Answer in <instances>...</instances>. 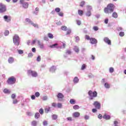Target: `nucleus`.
<instances>
[{
	"mask_svg": "<svg viewBox=\"0 0 126 126\" xmlns=\"http://www.w3.org/2000/svg\"><path fill=\"white\" fill-rule=\"evenodd\" d=\"M78 81H79V79H78V77H75L73 79L74 83H78Z\"/></svg>",
	"mask_w": 126,
	"mask_h": 126,
	"instance_id": "19",
	"label": "nucleus"
},
{
	"mask_svg": "<svg viewBox=\"0 0 126 126\" xmlns=\"http://www.w3.org/2000/svg\"><path fill=\"white\" fill-rule=\"evenodd\" d=\"M28 75L32 74V77H37V76H38V73L37 72L32 70H28Z\"/></svg>",
	"mask_w": 126,
	"mask_h": 126,
	"instance_id": "6",
	"label": "nucleus"
},
{
	"mask_svg": "<svg viewBox=\"0 0 126 126\" xmlns=\"http://www.w3.org/2000/svg\"><path fill=\"white\" fill-rule=\"evenodd\" d=\"M88 95L90 96V100H93L94 98L97 97V95H98V94L96 91H94L93 92H92V91H89L88 92Z\"/></svg>",
	"mask_w": 126,
	"mask_h": 126,
	"instance_id": "3",
	"label": "nucleus"
},
{
	"mask_svg": "<svg viewBox=\"0 0 126 126\" xmlns=\"http://www.w3.org/2000/svg\"><path fill=\"white\" fill-rule=\"evenodd\" d=\"M32 126H37V122L36 121H33L32 122Z\"/></svg>",
	"mask_w": 126,
	"mask_h": 126,
	"instance_id": "23",
	"label": "nucleus"
},
{
	"mask_svg": "<svg viewBox=\"0 0 126 126\" xmlns=\"http://www.w3.org/2000/svg\"><path fill=\"white\" fill-rule=\"evenodd\" d=\"M9 34V31H5L4 32V35L5 36H7Z\"/></svg>",
	"mask_w": 126,
	"mask_h": 126,
	"instance_id": "42",
	"label": "nucleus"
},
{
	"mask_svg": "<svg viewBox=\"0 0 126 126\" xmlns=\"http://www.w3.org/2000/svg\"><path fill=\"white\" fill-rule=\"evenodd\" d=\"M109 71H110V72H111V73L114 72V68L110 67L109 69Z\"/></svg>",
	"mask_w": 126,
	"mask_h": 126,
	"instance_id": "48",
	"label": "nucleus"
},
{
	"mask_svg": "<svg viewBox=\"0 0 126 126\" xmlns=\"http://www.w3.org/2000/svg\"><path fill=\"white\" fill-rule=\"evenodd\" d=\"M39 113L40 115H43V114H44V109H43V108H40L39 110Z\"/></svg>",
	"mask_w": 126,
	"mask_h": 126,
	"instance_id": "29",
	"label": "nucleus"
},
{
	"mask_svg": "<svg viewBox=\"0 0 126 126\" xmlns=\"http://www.w3.org/2000/svg\"><path fill=\"white\" fill-rule=\"evenodd\" d=\"M37 62H41V56H38L37 58Z\"/></svg>",
	"mask_w": 126,
	"mask_h": 126,
	"instance_id": "50",
	"label": "nucleus"
},
{
	"mask_svg": "<svg viewBox=\"0 0 126 126\" xmlns=\"http://www.w3.org/2000/svg\"><path fill=\"white\" fill-rule=\"evenodd\" d=\"M29 58H32L33 57V54L32 53H29L28 55Z\"/></svg>",
	"mask_w": 126,
	"mask_h": 126,
	"instance_id": "63",
	"label": "nucleus"
},
{
	"mask_svg": "<svg viewBox=\"0 0 126 126\" xmlns=\"http://www.w3.org/2000/svg\"><path fill=\"white\" fill-rule=\"evenodd\" d=\"M114 8L115 5L113 4L110 3L107 5V7L104 8V11L106 14L112 13L114 11Z\"/></svg>",
	"mask_w": 126,
	"mask_h": 126,
	"instance_id": "1",
	"label": "nucleus"
},
{
	"mask_svg": "<svg viewBox=\"0 0 126 126\" xmlns=\"http://www.w3.org/2000/svg\"><path fill=\"white\" fill-rule=\"evenodd\" d=\"M24 1H25V0H20V3H21V4H22L23 7H24V8H28L29 4Z\"/></svg>",
	"mask_w": 126,
	"mask_h": 126,
	"instance_id": "8",
	"label": "nucleus"
},
{
	"mask_svg": "<svg viewBox=\"0 0 126 126\" xmlns=\"http://www.w3.org/2000/svg\"><path fill=\"white\" fill-rule=\"evenodd\" d=\"M87 16H91V11H89L86 13Z\"/></svg>",
	"mask_w": 126,
	"mask_h": 126,
	"instance_id": "35",
	"label": "nucleus"
},
{
	"mask_svg": "<svg viewBox=\"0 0 126 126\" xmlns=\"http://www.w3.org/2000/svg\"><path fill=\"white\" fill-rule=\"evenodd\" d=\"M93 113H96L97 112V109L96 108H93L92 109Z\"/></svg>",
	"mask_w": 126,
	"mask_h": 126,
	"instance_id": "60",
	"label": "nucleus"
},
{
	"mask_svg": "<svg viewBox=\"0 0 126 126\" xmlns=\"http://www.w3.org/2000/svg\"><path fill=\"white\" fill-rule=\"evenodd\" d=\"M93 105L97 110H100L101 109V103L98 101H94Z\"/></svg>",
	"mask_w": 126,
	"mask_h": 126,
	"instance_id": "7",
	"label": "nucleus"
},
{
	"mask_svg": "<svg viewBox=\"0 0 126 126\" xmlns=\"http://www.w3.org/2000/svg\"><path fill=\"white\" fill-rule=\"evenodd\" d=\"M3 93H10V92H9V90H8V89H5L3 90Z\"/></svg>",
	"mask_w": 126,
	"mask_h": 126,
	"instance_id": "38",
	"label": "nucleus"
},
{
	"mask_svg": "<svg viewBox=\"0 0 126 126\" xmlns=\"http://www.w3.org/2000/svg\"><path fill=\"white\" fill-rule=\"evenodd\" d=\"M8 62L9 63H12L14 62V59H13V57H9Z\"/></svg>",
	"mask_w": 126,
	"mask_h": 126,
	"instance_id": "15",
	"label": "nucleus"
},
{
	"mask_svg": "<svg viewBox=\"0 0 126 126\" xmlns=\"http://www.w3.org/2000/svg\"><path fill=\"white\" fill-rule=\"evenodd\" d=\"M58 119V115L54 114L52 115L53 120H57Z\"/></svg>",
	"mask_w": 126,
	"mask_h": 126,
	"instance_id": "28",
	"label": "nucleus"
},
{
	"mask_svg": "<svg viewBox=\"0 0 126 126\" xmlns=\"http://www.w3.org/2000/svg\"><path fill=\"white\" fill-rule=\"evenodd\" d=\"M112 17H113V18H118V13L116 12H113L112 13Z\"/></svg>",
	"mask_w": 126,
	"mask_h": 126,
	"instance_id": "18",
	"label": "nucleus"
},
{
	"mask_svg": "<svg viewBox=\"0 0 126 126\" xmlns=\"http://www.w3.org/2000/svg\"><path fill=\"white\" fill-rule=\"evenodd\" d=\"M13 41L14 45L19 46V44L20 43V38H19V36L17 34H15L13 37Z\"/></svg>",
	"mask_w": 126,
	"mask_h": 126,
	"instance_id": "2",
	"label": "nucleus"
},
{
	"mask_svg": "<svg viewBox=\"0 0 126 126\" xmlns=\"http://www.w3.org/2000/svg\"><path fill=\"white\" fill-rule=\"evenodd\" d=\"M102 118H103V117L102 116V115L99 114L98 116V118L101 120L102 119Z\"/></svg>",
	"mask_w": 126,
	"mask_h": 126,
	"instance_id": "61",
	"label": "nucleus"
},
{
	"mask_svg": "<svg viewBox=\"0 0 126 126\" xmlns=\"http://www.w3.org/2000/svg\"><path fill=\"white\" fill-rule=\"evenodd\" d=\"M79 116H80V113L78 112H74L73 114V117L74 118H78V117H79Z\"/></svg>",
	"mask_w": 126,
	"mask_h": 126,
	"instance_id": "13",
	"label": "nucleus"
},
{
	"mask_svg": "<svg viewBox=\"0 0 126 126\" xmlns=\"http://www.w3.org/2000/svg\"><path fill=\"white\" fill-rule=\"evenodd\" d=\"M31 98L32 100H35V99H36V97L35 96V95H32L31 96Z\"/></svg>",
	"mask_w": 126,
	"mask_h": 126,
	"instance_id": "59",
	"label": "nucleus"
},
{
	"mask_svg": "<svg viewBox=\"0 0 126 126\" xmlns=\"http://www.w3.org/2000/svg\"><path fill=\"white\" fill-rule=\"evenodd\" d=\"M104 41L107 44H108V45H112V42H111V40H110L108 37H105L104 38Z\"/></svg>",
	"mask_w": 126,
	"mask_h": 126,
	"instance_id": "11",
	"label": "nucleus"
},
{
	"mask_svg": "<svg viewBox=\"0 0 126 126\" xmlns=\"http://www.w3.org/2000/svg\"><path fill=\"white\" fill-rule=\"evenodd\" d=\"M32 52H33V53H36V48H33L32 49Z\"/></svg>",
	"mask_w": 126,
	"mask_h": 126,
	"instance_id": "64",
	"label": "nucleus"
},
{
	"mask_svg": "<svg viewBox=\"0 0 126 126\" xmlns=\"http://www.w3.org/2000/svg\"><path fill=\"white\" fill-rule=\"evenodd\" d=\"M3 19L6 22H10L11 21V17L7 15L4 16Z\"/></svg>",
	"mask_w": 126,
	"mask_h": 126,
	"instance_id": "10",
	"label": "nucleus"
},
{
	"mask_svg": "<svg viewBox=\"0 0 126 126\" xmlns=\"http://www.w3.org/2000/svg\"><path fill=\"white\" fill-rule=\"evenodd\" d=\"M57 107H58V108H62V107H63V105H62V103H58L57 104Z\"/></svg>",
	"mask_w": 126,
	"mask_h": 126,
	"instance_id": "49",
	"label": "nucleus"
},
{
	"mask_svg": "<svg viewBox=\"0 0 126 126\" xmlns=\"http://www.w3.org/2000/svg\"><path fill=\"white\" fill-rule=\"evenodd\" d=\"M76 22H77V24L78 25H81V22L79 20H77L76 21Z\"/></svg>",
	"mask_w": 126,
	"mask_h": 126,
	"instance_id": "57",
	"label": "nucleus"
},
{
	"mask_svg": "<svg viewBox=\"0 0 126 126\" xmlns=\"http://www.w3.org/2000/svg\"><path fill=\"white\" fill-rule=\"evenodd\" d=\"M7 82L8 84H9L10 85L12 84H14L15 82H16V78L14 77V76H12L11 77H9L8 80H7Z\"/></svg>",
	"mask_w": 126,
	"mask_h": 126,
	"instance_id": "4",
	"label": "nucleus"
},
{
	"mask_svg": "<svg viewBox=\"0 0 126 126\" xmlns=\"http://www.w3.org/2000/svg\"><path fill=\"white\" fill-rule=\"evenodd\" d=\"M50 71H55V67L54 66H52L50 68Z\"/></svg>",
	"mask_w": 126,
	"mask_h": 126,
	"instance_id": "46",
	"label": "nucleus"
},
{
	"mask_svg": "<svg viewBox=\"0 0 126 126\" xmlns=\"http://www.w3.org/2000/svg\"><path fill=\"white\" fill-rule=\"evenodd\" d=\"M37 43L41 49H43V48H44V44L41 43V41H40V40H38Z\"/></svg>",
	"mask_w": 126,
	"mask_h": 126,
	"instance_id": "16",
	"label": "nucleus"
},
{
	"mask_svg": "<svg viewBox=\"0 0 126 126\" xmlns=\"http://www.w3.org/2000/svg\"><path fill=\"white\" fill-rule=\"evenodd\" d=\"M66 54L67 55H70L71 54V52L70 50H66Z\"/></svg>",
	"mask_w": 126,
	"mask_h": 126,
	"instance_id": "53",
	"label": "nucleus"
},
{
	"mask_svg": "<svg viewBox=\"0 0 126 126\" xmlns=\"http://www.w3.org/2000/svg\"><path fill=\"white\" fill-rule=\"evenodd\" d=\"M73 108L74 110H78V109H79V106L77 105H75L73 106Z\"/></svg>",
	"mask_w": 126,
	"mask_h": 126,
	"instance_id": "27",
	"label": "nucleus"
},
{
	"mask_svg": "<svg viewBox=\"0 0 126 126\" xmlns=\"http://www.w3.org/2000/svg\"><path fill=\"white\" fill-rule=\"evenodd\" d=\"M58 15H59V16H63V13L62 12H59Z\"/></svg>",
	"mask_w": 126,
	"mask_h": 126,
	"instance_id": "52",
	"label": "nucleus"
},
{
	"mask_svg": "<svg viewBox=\"0 0 126 126\" xmlns=\"http://www.w3.org/2000/svg\"><path fill=\"white\" fill-rule=\"evenodd\" d=\"M42 100L43 101H47V100H48V97L47 96H43L42 98Z\"/></svg>",
	"mask_w": 126,
	"mask_h": 126,
	"instance_id": "44",
	"label": "nucleus"
},
{
	"mask_svg": "<svg viewBox=\"0 0 126 126\" xmlns=\"http://www.w3.org/2000/svg\"><path fill=\"white\" fill-rule=\"evenodd\" d=\"M104 86L105 88H110V85L108 84V83H106L104 84Z\"/></svg>",
	"mask_w": 126,
	"mask_h": 126,
	"instance_id": "37",
	"label": "nucleus"
},
{
	"mask_svg": "<svg viewBox=\"0 0 126 126\" xmlns=\"http://www.w3.org/2000/svg\"><path fill=\"white\" fill-rule=\"evenodd\" d=\"M6 11V6L2 3H0V13H3Z\"/></svg>",
	"mask_w": 126,
	"mask_h": 126,
	"instance_id": "5",
	"label": "nucleus"
},
{
	"mask_svg": "<svg viewBox=\"0 0 126 126\" xmlns=\"http://www.w3.org/2000/svg\"><path fill=\"white\" fill-rule=\"evenodd\" d=\"M86 68V65H85V64H83L81 67V69L83 70V69H85V68Z\"/></svg>",
	"mask_w": 126,
	"mask_h": 126,
	"instance_id": "45",
	"label": "nucleus"
},
{
	"mask_svg": "<svg viewBox=\"0 0 126 126\" xmlns=\"http://www.w3.org/2000/svg\"><path fill=\"white\" fill-rule=\"evenodd\" d=\"M39 117H40V114H39V113H36L35 114L34 118L35 119H39Z\"/></svg>",
	"mask_w": 126,
	"mask_h": 126,
	"instance_id": "24",
	"label": "nucleus"
},
{
	"mask_svg": "<svg viewBox=\"0 0 126 126\" xmlns=\"http://www.w3.org/2000/svg\"><path fill=\"white\" fill-rule=\"evenodd\" d=\"M19 54H20L21 55H22V54H23V51L21 50H19L18 51Z\"/></svg>",
	"mask_w": 126,
	"mask_h": 126,
	"instance_id": "55",
	"label": "nucleus"
},
{
	"mask_svg": "<svg viewBox=\"0 0 126 126\" xmlns=\"http://www.w3.org/2000/svg\"><path fill=\"white\" fill-rule=\"evenodd\" d=\"M15 97H16V95H15V94H12L11 95V98L12 99H15Z\"/></svg>",
	"mask_w": 126,
	"mask_h": 126,
	"instance_id": "56",
	"label": "nucleus"
},
{
	"mask_svg": "<svg viewBox=\"0 0 126 126\" xmlns=\"http://www.w3.org/2000/svg\"><path fill=\"white\" fill-rule=\"evenodd\" d=\"M55 11L57 12V13L60 12V11H61V8H59V7H57L55 8Z\"/></svg>",
	"mask_w": 126,
	"mask_h": 126,
	"instance_id": "41",
	"label": "nucleus"
},
{
	"mask_svg": "<svg viewBox=\"0 0 126 126\" xmlns=\"http://www.w3.org/2000/svg\"><path fill=\"white\" fill-rule=\"evenodd\" d=\"M34 95L35 96V97H39L40 96V93L36 92L35 93Z\"/></svg>",
	"mask_w": 126,
	"mask_h": 126,
	"instance_id": "34",
	"label": "nucleus"
},
{
	"mask_svg": "<svg viewBox=\"0 0 126 126\" xmlns=\"http://www.w3.org/2000/svg\"><path fill=\"white\" fill-rule=\"evenodd\" d=\"M26 22H29V23H31V24L32 22V21H31L30 19H29V18H26Z\"/></svg>",
	"mask_w": 126,
	"mask_h": 126,
	"instance_id": "43",
	"label": "nucleus"
},
{
	"mask_svg": "<svg viewBox=\"0 0 126 126\" xmlns=\"http://www.w3.org/2000/svg\"><path fill=\"white\" fill-rule=\"evenodd\" d=\"M48 36L50 39H53V38H54V35L51 33H49Z\"/></svg>",
	"mask_w": 126,
	"mask_h": 126,
	"instance_id": "26",
	"label": "nucleus"
},
{
	"mask_svg": "<svg viewBox=\"0 0 126 126\" xmlns=\"http://www.w3.org/2000/svg\"><path fill=\"white\" fill-rule=\"evenodd\" d=\"M93 30L94 31H98V30H99V28L97 26H94L93 27Z\"/></svg>",
	"mask_w": 126,
	"mask_h": 126,
	"instance_id": "31",
	"label": "nucleus"
},
{
	"mask_svg": "<svg viewBox=\"0 0 126 126\" xmlns=\"http://www.w3.org/2000/svg\"><path fill=\"white\" fill-rule=\"evenodd\" d=\"M50 108L48 107V108H45V113H49V112H50Z\"/></svg>",
	"mask_w": 126,
	"mask_h": 126,
	"instance_id": "40",
	"label": "nucleus"
},
{
	"mask_svg": "<svg viewBox=\"0 0 126 126\" xmlns=\"http://www.w3.org/2000/svg\"><path fill=\"white\" fill-rule=\"evenodd\" d=\"M102 118H103V119L105 120H110V119H111V116H110V115H107V114L105 113L103 116Z\"/></svg>",
	"mask_w": 126,
	"mask_h": 126,
	"instance_id": "12",
	"label": "nucleus"
},
{
	"mask_svg": "<svg viewBox=\"0 0 126 126\" xmlns=\"http://www.w3.org/2000/svg\"><path fill=\"white\" fill-rule=\"evenodd\" d=\"M119 36H120V37H124V36H125V32H121L119 33Z\"/></svg>",
	"mask_w": 126,
	"mask_h": 126,
	"instance_id": "33",
	"label": "nucleus"
},
{
	"mask_svg": "<svg viewBox=\"0 0 126 126\" xmlns=\"http://www.w3.org/2000/svg\"><path fill=\"white\" fill-rule=\"evenodd\" d=\"M70 103L72 104V105H74V104H75L76 101L75 100L73 99H71L70 100Z\"/></svg>",
	"mask_w": 126,
	"mask_h": 126,
	"instance_id": "21",
	"label": "nucleus"
},
{
	"mask_svg": "<svg viewBox=\"0 0 126 126\" xmlns=\"http://www.w3.org/2000/svg\"><path fill=\"white\" fill-rule=\"evenodd\" d=\"M18 103V100L17 99L13 100V104H17Z\"/></svg>",
	"mask_w": 126,
	"mask_h": 126,
	"instance_id": "47",
	"label": "nucleus"
},
{
	"mask_svg": "<svg viewBox=\"0 0 126 126\" xmlns=\"http://www.w3.org/2000/svg\"><path fill=\"white\" fill-rule=\"evenodd\" d=\"M71 33V30H68L66 32V35H69Z\"/></svg>",
	"mask_w": 126,
	"mask_h": 126,
	"instance_id": "51",
	"label": "nucleus"
},
{
	"mask_svg": "<svg viewBox=\"0 0 126 126\" xmlns=\"http://www.w3.org/2000/svg\"><path fill=\"white\" fill-rule=\"evenodd\" d=\"M57 97L59 99H63L64 96L63 94L59 93L57 95Z\"/></svg>",
	"mask_w": 126,
	"mask_h": 126,
	"instance_id": "14",
	"label": "nucleus"
},
{
	"mask_svg": "<svg viewBox=\"0 0 126 126\" xmlns=\"http://www.w3.org/2000/svg\"><path fill=\"white\" fill-rule=\"evenodd\" d=\"M61 30H63V31H66V30H67V27L65 26H63L61 27Z\"/></svg>",
	"mask_w": 126,
	"mask_h": 126,
	"instance_id": "20",
	"label": "nucleus"
},
{
	"mask_svg": "<svg viewBox=\"0 0 126 126\" xmlns=\"http://www.w3.org/2000/svg\"><path fill=\"white\" fill-rule=\"evenodd\" d=\"M84 118H85V119H86V120H89V116H88V115H85V116H84Z\"/></svg>",
	"mask_w": 126,
	"mask_h": 126,
	"instance_id": "54",
	"label": "nucleus"
},
{
	"mask_svg": "<svg viewBox=\"0 0 126 126\" xmlns=\"http://www.w3.org/2000/svg\"><path fill=\"white\" fill-rule=\"evenodd\" d=\"M85 37L86 40H89L90 41L91 38H90V36L89 35H86Z\"/></svg>",
	"mask_w": 126,
	"mask_h": 126,
	"instance_id": "36",
	"label": "nucleus"
},
{
	"mask_svg": "<svg viewBox=\"0 0 126 126\" xmlns=\"http://www.w3.org/2000/svg\"><path fill=\"white\" fill-rule=\"evenodd\" d=\"M85 4V2L84 1H82L80 4V6L83 7V6Z\"/></svg>",
	"mask_w": 126,
	"mask_h": 126,
	"instance_id": "32",
	"label": "nucleus"
},
{
	"mask_svg": "<svg viewBox=\"0 0 126 126\" xmlns=\"http://www.w3.org/2000/svg\"><path fill=\"white\" fill-rule=\"evenodd\" d=\"M43 126H47L48 125V122L47 121H44L43 122Z\"/></svg>",
	"mask_w": 126,
	"mask_h": 126,
	"instance_id": "62",
	"label": "nucleus"
},
{
	"mask_svg": "<svg viewBox=\"0 0 126 126\" xmlns=\"http://www.w3.org/2000/svg\"><path fill=\"white\" fill-rule=\"evenodd\" d=\"M52 107H54V108H56L57 107V103H53L52 104Z\"/></svg>",
	"mask_w": 126,
	"mask_h": 126,
	"instance_id": "58",
	"label": "nucleus"
},
{
	"mask_svg": "<svg viewBox=\"0 0 126 126\" xmlns=\"http://www.w3.org/2000/svg\"><path fill=\"white\" fill-rule=\"evenodd\" d=\"M57 46H58V43H55L54 44H53L52 45H50V48H57Z\"/></svg>",
	"mask_w": 126,
	"mask_h": 126,
	"instance_id": "22",
	"label": "nucleus"
},
{
	"mask_svg": "<svg viewBox=\"0 0 126 126\" xmlns=\"http://www.w3.org/2000/svg\"><path fill=\"white\" fill-rule=\"evenodd\" d=\"M75 39H76V42L77 43H78L80 40V38L79 37V36H76Z\"/></svg>",
	"mask_w": 126,
	"mask_h": 126,
	"instance_id": "39",
	"label": "nucleus"
},
{
	"mask_svg": "<svg viewBox=\"0 0 126 126\" xmlns=\"http://www.w3.org/2000/svg\"><path fill=\"white\" fill-rule=\"evenodd\" d=\"M78 13L79 14V15H80V16H82V15H83V11H82V10L81 9H79L78 10Z\"/></svg>",
	"mask_w": 126,
	"mask_h": 126,
	"instance_id": "17",
	"label": "nucleus"
},
{
	"mask_svg": "<svg viewBox=\"0 0 126 126\" xmlns=\"http://www.w3.org/2000/svg\"><path fill=\"white\" fill-rule=\"evenodd\" d=\"M74 50L76 53H79V48L77 47V46L75 47L74 48Z\"/></svg>",
	"mask_w": 126,
	"mask_h": 126,
	"instance_id": "25",
	"label": "nucleus"
},
{
	"mask_svg": "<svg viewBox=\"0 0 126 126\" xmlns=\"http://www.w3.org/2000/svg\"><path fill=\"white\" fill-rule=\"evenodd\" d=\"M31 24H32V25L33 27H36L37 28H38V24L33 23V22H32V23Z\"/></svg>",
	"mask_w": 126,
	"mask_h": 126,
	"instance_id": "30",
	"label": "nucleus"
},
{
	"mask_svg": "<svg viewBox=\"0 0 126 126\" xmlns=\"http://www.w3.org/2000/svg\"><path fill=\"white\" fill-rule=\"evenodd\" d=\"M90 43H91V44H92V45H94L98 43V41H97V39H96L95 38L91 37L90 40Z\"/></svg>",
	"mask_w": 126,
	"mask_h": 126,
	"instance_id": "9",
	"label": "nucleus"
}]
</instances>
